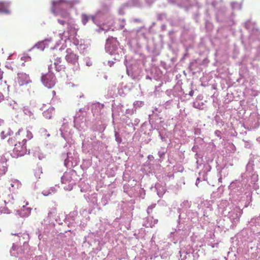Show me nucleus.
I'll return each mask as SVG.
<instances>
[{
	"instance_id": "a211bd4d",
	"label": "nucleus",
	"mask_w": 260,
	"mask_h": 260,
	"mask_svg": "<svg viewBox=\"0 0 260 260\" xmlns=\"http://www.w3.org/2000/svg\"><path fill=\"white\" fill-rule=\"evenodd\" d=\"M6 208L5 207L1 208H0V212L1 213H6Z\"/></svg>"
},
{
	"instance_id": "dca6fc26",
	"label": "nucleus",
	"mask_w": 260,
	"mask_h": 260,
	"mask_svg": "<svg viewBox=\"0 0 260 260\" xmlns=\"http://www.w3.org/2000/svg\"><path fill=\"white\" fill-rule=\"evenodd\" d=\"M26 213H25V214L26 215H28L30 213V211H31V208H26Z\"/></svg>"
},
{
	"instance_id": "39448f33",
	"label": "nucleus",
	"mask_w": 260,
	"mask_h": 260,
	"mask_svg": "<svg viewBox=\"0 0 260 260\" xmlns=\"http://www.w3.org/2000/svg\"><path fill=\"white\" fill-rule=\"evenodd\" d=\"M67 52V54L66 56L67 61L74 65H76V63L78 64V56L72 52L70 49H68Z\"/></svg>"
},
{
	"instance_id": "bb28decb",
	"label": "nucleus",
	"mask_w": 260,
	"mask_h": 260,
	"mask_svg": "<svg viewBox=\"0 0 260 260\" xmlns=\"http://www.w3.org/2000/svg\"><path fill=\"white\" fill-rule=\"evenodd\" d=\"M13 235H17L16 234H12Z\"/></svg>"
},
{
	"instance_id": "6e6552de",
	"label": "nucleus",
	"mask_w": 260,
	"mask_h": 260,
	"mask_svg": "<svg viewBox=\"0 0 260 260\" xmlns=\"http://www.w3.org/2000/svg\"><path fill=\"white\" fill-rule=\"evenodd\" d=\"M0 13L6 14L10 13L9 3L5 2H0Z\"/></svg>"
},
{
	"instance_id": "9d476101",
	"label": "nucleus",
	"mask_w": 260,
	"mask_h": 260,
	"mask_svg": "<svg viewBox=\"0 0 260 260\" xmlns=\"http://www.w3.org/2000/svg\"><path fill=\"white\" fill-rule=\"evenodd\" d=\"M0 90L2 91H8L9 85H7V82L5 81L4 82L2 81L0 83Z\"/></svg>"
},
{
	"instance_id": "2eb2a0df",
	"label": "nucleus",
	"mask_w": 260,
	"mask_h": 260,
	"mask_svg": "<svg viewBox=\"0 0 260 260\" xmlns=\"http://www.w3.org/2000/svg\"><path fill=\"white\" fill-rule=\"evenodd\" d=\"M155 204L148 207V209H147L148 213H149V211L150 210H152V209L155 207Z\"/></svg>"
},
{
	"instance_id": "0eeeda50",
	"label": "nucleus",
	"mask_w": 260,
	"mask_h": 260,
	"mask_svg": "<svg viewBox=\"0 0 260 260\" xmlns=\"http://www.w3.org/2000/svg\"><path fill=\"white\" fill-rule=\"evenodd\" d=\"M54 66L55 69L57 71L60 72V71H65L66 70V67L65 65H64L63 63H62V60L61 58L57 57L56 58L55 62H54Z\"/></svg>"
},
{
	"instance_id": "b1692460",
	"label": "nucleus",
	"mask_w": 260,
	"mask_h": 260,
	"mask_svg": "<svg viewBox=\"0 0 260 260\" xmlns=\"http://www.w3.org/2000/svg\"><path fill=\"white\" fill-rule=\"evenodd\" d=\"M192 94V91H191V93H190V95Z\"/></svg>"
},
{
	"instance_id": "20e7f679",
	"label": "nucleus",
	"mask_w": 260,
	"mask_h": 260,
	"mask_svg": "<svg viewBox=\"0 0 260 260\" xmlns=\"http://www.w3.org/2000/svg\"><path fill=\"white\" fill-rule=\"evenodd\" d=\"M52 13L56 15V10L58 8H63L65 6L72 7L71 4L66 2L64 0H58L57 1H53L52 3Z\"/></svg>"
},
{
	"instance_id": "4468645a",
	"label": "nucleus",
	"mask_w": 260,
	"mask_h": 260,
	"mask_svg": "<svg viewBox=\"0 0 260 260\" xmlns=\"http://www.w3.org/2000/svg\"><path fill=\"white\" fill-rule=\"evenodd\" d=\"M21 59L22 60H24V61H30L31 60V58L30 57L28 56H23L21 58Z\"/></svg>"
},
{
	"instance_id": "423d86ee",
	"label": "nucleus",
	"mask_w": 260,
	"mask_h": 260,
	"mask_svg": "<svg viewBox=\"0 0 260 260\" xmlns=\"http://www.w3.org/2000/svg\"><path fill=\"white\" fill-rule=\"evenodd\" d=\"M17 76V82L20 86H23L31 82L28 75L25 73H18Z\"/></svg>"
},
{
	"instance_id": "4be33fe9",
	"label": "nucleus",
	"mask_w": 260,
	"mask_h": 260,
	"mask_svg": "<svg viewBox=\"0 0 260 260\" xmlns=\"http://www.w3.org/2000/svg\"><path fill=\"white\" fill-rule=\"evenodd\" d=\"M3 78L2 74H0V80H2Z\"/></svg>"
},
{
	"instance_id": "cd10ccee",
	"label": "nucleus",
	"mask_w": 260,
	"mask_h": 260,
	"mask_svg": "<svg viewBox=\"0 0 260 260\" xmlns=\"http://www.w3.org/2000/svg\"><path fill=\"white\" fill-rule=\"evenodd\" d=\"M197 180H198V181H199L200 178H198Z\"/></svg>"
},
{
	"instance_id": "412c9836",
	"label": "nucleus",
	"mask_w": 260,
	"mask_h": 260,
	"mask_svg": "<svg viewBox=\"0 0 260 260\" xmlns=\"http://www.w3.org/2000/svg\"><path fill=\"white\" fill-rule=\"evenodd\" d=\"M91 18L92 20L94 22V17L92 16H91Z\"/></svg>"
},
{
	"instance_id": "7ed1b4c3",
	"label": "nucleus",
	"mask_w": 260,
	"mask_h": 260,
	"mask_svg": "<svg viewBox=\"0 0 260 260\" xmlns=\"http://www.w3.org/2000/svg\"><path fill=\"white\" fill-rule=\"evenodd\" d=\"M55 77L52 72L43 75L41 77V81L43 84L47 88H51L55 84Z\"/></svg>"
},
{
	"instance_id": "ddd939ff",
	"label": "nucleus",
	"mask_w": 260,
	"mask_h": 260,
	"mask_svg": "<svg viewBox=\"0 0 260 260\" xmlns=\"http://www.w3.org/2000/svg\"><path fill=\"white\" fill-rule=\"evenodd\" d=\"M115 140L117 142L118 144H120L122 142V139L118 133L117 132H115Z\"/></svg>"
},
{
	"instance_id": "f3484780",
	"label": "nucleus",
	"mask_w": 260,
	"mask_h": 260,
	"mask_svg": "<svg viewBox=\"0 0 260 260\" xmlns=\"http://www.w3.org/2000/svg\"><path fill=\"white\" fill-rule=\"evenodd\" d=\"M58 22L61 24L62 25H64L65 24V21L60 19H57Z\"/></svg>"
},
{
	"instance_id": "a878e982",
	"label": "nucleus",
	"mask_w": 260,
	"mask_h": 260,
	"mask_svg": "<svg viewBox=\"0 0 260 260\" xmlns=\"http://www.w3.org/2000/svg\"><path fill=\"white\" fill-rule=\"evenodd\" d=\"M192 94V91H191V93H190V95Z\"/></svg>"
},
{
	"instance_id": "f03ea898",
	"label": "nucleus",
	"mask_w": 260,
	"mask_h": 260,
	"mask_svg": "<svg viewBox=\"0 0 260 260\" xmlns=\"http://www.w3.org/2000/svg\"><path fill=\"white\" fill-rule=\"evenodd\" d=\"M26 144L21 142L17 141L13 150L12 154L14 157H18L24 155L27 153Z\"/></svg>"
},
{
	"instance_id": "f8f14e48",
	"label": "nucleus",
	"mask_w": 260,
	"mask_h": 260,
	"mask_svg": "<svg viewBox=\"0 0 260 260\" xmlns=\"http://www.w3.org/2000/svg\"><path fill=\"white\" fill-rule=\"evenodd\" d=\"M59 15L65 19H69L70 18V13L67 11L60 12Z\"/></svg>"
},
{
	"instance_id": "393cba45",
	"label": "nucleus",
	"mask_w": 260,
	"mask_h": 260,
	"mask_svg": "<svg viewBox=\"0 0 260 260\" xmlns=\"http://www.w3.org/2000/svg\"><path fill=\"white\" fill-rule=\"evenodd\" d=\"M192 94V91H191V93H190V95Z\"/></svg>"
},
{
	"instance_id": "1a4fd4ad",
	"label": "nucleus",
	"mask_w": 260,
	"mask_h": 260,
	"mask_svg": "<svg viewBox=\"0 0 260 260\" xmlns=\"http://www.w3.org/2000/svg\"><path fill=\"white\" fill-rule=\"evenodd\" d=\"M8 169V165L6 161H0V176L6 173Z\"/></svg>"
},
{
	"instance_id": "9b49d317",
	"label": "nucleus",
	"mask_w": 260,
	"mask_h": 260,
	"mask_svg": "<svg viewBox=\"0 0 260 260\" xmlns=\"http://www.w3.org/2000/svg\"><path fill=\"white\" fill-rule=\"evenodd\" d=\"M90 18V17L86 15V14H82V23L84 25H85L87 22L88 21L89 19Z\"/></svg>"
},
{
	"instance_id": "aec40b11",
	"label": "nucleus",
	"mask_w": 260,
	"mask_h": 260,
	"mask_svg": "<svg viewBox=\"0 0 260 260\" xmlns=\"http://www.w3.org/2000/svg\"><path fill=\"white\" fill-rule=\"evenodd\" d=\"M4 100V96L3 94L0 92V102Z\"/></svg>"
},
{
	"instance_id": "6ab92c4d",
	"label": "nucleus",
	"mask_w": 260,
	"mask_h": 260,
	"mask_svg": "<svg viewBox=\"0 0 260 260\" xmlns=\"http://www.w3.org/2000/svg\"><path fill=\"white\" fill-rule=\"evenodd\" d=\"M4 133H5L4 131H2V132H1V138H2L3 139H5V138H6V135H5Z\"/></svg>"
},
{
	"instance_id": "f257e3e1",
	"label": "nucleus",
	"mask_w": 260,
	"mask_h": 260,
	"mask_svg": "<svg viewBox=\"0 0 260 260\" xmlns=\"http://www.w3.org/2000/svg\"><path fill=\"white\" fill-rule=\"evenodd\" d=\"M32 138V134L29 130L26 128H22L18 131L14 138H10L8 140V142L9 144H13L16 141L26 144L27 141L31 139Z\"/></svg>"
},
{
	"instance_id": "5701e85b",
	"label": "nucleus",
	"mask_w": 260,
	"mask_h": 260,
	"mask_svg": "<svg viewBox=\"0 0 260 260\" xmlns=\"http://www.w3.org/2000/svg\"><path fill=\"white\" fill-rule=\"evenodd\" d=\"M218 132H219V131H216L215 132V133H216V134H217Z\"/></svg>"
}]
</instances>
